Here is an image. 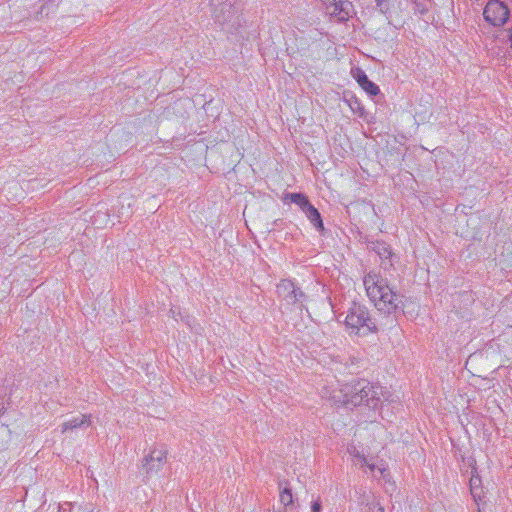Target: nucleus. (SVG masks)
I'll return each mask as SVG.
<instances>
[{
    "label": "nucleus",
    "mask_w": 512,
    "mask_h": 512,
    "mask_svg": "<svg viewBox=\"0 0 512 512\" xmlns=\"http://www.w3.org/2000/svg\"><path fill=\"white\" fill-rule=\"evenodd\" d=\"M167 449L164 446L154 447L143 459L142 471L148 477L159 472L166 462Z\"/></svg>",
    "instance_id": "nucleus-8"
},
{
    "label": "nucleus",
    "mask_w": 512,
    "mask_h": 512,
    "mask_svg": "<svg viewBox=\"0 0 512 512\" xmlns=\"http://www.w3.org/2000/svg\"><path fill=\"white\" fill-rule=\"evenodd\" d=\"M370 248L377 253L381 259H391L393 255L390 245L384 241L371 242Z\"/></svg>",
    "instance_id": "nucleus-11"
},
{
    "label": "nucleus",
    "mask_w": 512,
    "mask_h": 512,
    "mask_svg": "<svg viewBox=\"0 0 512 512\" xmlns=\"http://www.w3.org/2000/svg\"><path fill=\"white\" fill-rule=\"evenodd\" d=\"M354 78L357 80L362 89L370 96H376L380 93L379 87L374 82L369 80L368 76L363 70L357 69L356 74H354Z\"/></svg>",
    "instance_id": "nucleus-9"
},
{
    "label": "nucleus",
    "mask_w": 512,
    "mask_h": 512,
    "mask_svg": "<svg viewBox=\"0 0 512 512\" xmlns=\"http://www.w3.org/2000/svg\"><path fill=\"white\" fill-rule=\"evenodd\" d=\"M346 326L352 333L358 334L363 329V334L377 332L375 321L371 318L369 310L364 305L353 303L344 319Z\"/></svg>",
    "instance_id": "nucleus-4"
},
{
    "label": "nucleus",
    "mask_w": 512,
    "mask_h": 512,
    "mask_svg": "<svg viewBox=\"0 0 512 512\" xmlns=\"http://www.w3.org/2000/svg\"><path fill=\"white\" fill-rule=\"evenodd\" d=\"M60 510H62L63 512H66L67 508H64L63 506H60Z\"/></svg>",
    "instance_id": "nucleus-24"
},
{
    "label": "nucleus",
    "mask_w": 512,
    "mask_h": 512,
    "mask_svg": "<svg viewBox=\"0 0 512 512\" xmlns=\"http://www.w3.org/2000/svg\"><path fill=\"white\" fill-rule=\"evenodd\" d=\"M366 506V512H385L384 507L376 501H373L372 503H366Z\"/></svg>",
    "instance_id": "nucleus-18"
},
{
    "label": "nucleus",
    "mask_w": 512,
    "mask_h": 512,
    "mask_svg": "<svg viewBox=\"0 0 512 512\" xmlns=\"http://www.w3.org/2000/svg\"><path fill=\"white\" fill-rule=\"evenodd\" d=\"M347 451L352 457L354 465L359 466L360 468H364V466L368 463L367 457L362 454L356 446L350 445L347 448Z\"/></svg>",
    "instance_id": "nucleus-13"
},
{
    "label": "nucleus",
    "mask_w": 512,
    "mask_h": 512,
    "mask_svg": "<svg viewBox=\"0 0 512 512\" xmlns=\"http://www.w3.org/2000/svg\"><path fill=\"white\" fill-rule=\"evenodd\" d=\"M237 0H209L211 16L222 30L232 32L240 26Z\"/></svg>",
    "instance_id": "nucleus-3"
},
{
    "label": "nucleus",
    "mask_w": 512,
    "mask_h": 512,
    "mask_svg": "<svg viewBox=\"0 0 512 512\" xmlns=\"http://www.w3.org/2000/svg\"><path fill=\"white\" fill-rule=\"evenodd\" d=\"M11 441V430L8 425L0 423V451L6 450Z\"/></svg>",
    "instance_id": "nucleus-14"
},
{
    "label": "nucleus",
    "mask_w": 512,
    "mask_h": 512,
    "mask_svg": "<svg viewBox=\"0 0 512 512\" xmlns=\"http://www.w3.org/2000/svg\"><path fill=\"white\" fill-rule=\"evenodd\" d=\"M364 467H367L369 469V471L373 475V477H378L377 473H379L380 476L384 477V473H385L386 469L383 467H378L376 464L372 463L370 460H368V463Z\"/></svg>",
    "instance_id": "nucleus-16"
},
{
    "label": "nucleus",
    "mask_w": 512,
    "mask_h": 512,
    "mask_svg": "<svg viewBox=\"0 0 512 512\" xmlns=\"http://www.w3.org/2000/svg\"><path fill=\"white\" fill-rule=\"evenodd\" d=\"M367 296L379 311L390 314L403 310V295L392 290L376 273H368L363 279Z\"/></svg>",
    "instance_id": "nucleus-1"
},
{
    "label": "nucleus",
    "mask_w": 512,
    "mask_h": 512,
    "mask_svg": "<svg viewBox=\"0 0 512 512\" xmlns=\"http://www.w3.org/2000/svg\"><path fill=\"white\" fill-rule=\"evenodd\" d=\"M284 199L299 206L317 231L323 232L325 230L320 212L310 203L305 194L287 193L285 194Z\"/></svg>",
    "instance_id": "nucleus-5"
},
{
    "label": "nucleus",
    "mask_w": 512,
    "mask_h": 512,
    "mask_svg": "<svg viewBox=\"0 0 512 512\" xmlns=\"http://www.w3.org/2000/svg\"><path fill=\"white\" fill-rule=\"evenodd\" d=\"M483 17L485 21L495 27L503 26L509 18V9L499 0H489L486 4Z\"/></svg>",
    "instance_id": "nucleus-7"
},
{
    "label": "nucleus",
    "mask_w": 512,
    "mask_h": 512,
    "mask_svg": "<svg viewBox=\"0 0 512 512\" xmlns=\"http://www.w3.org/2000/svg\"><path fill=\"white\" fill-rule=\"evenodd\" d=\"M322 506L319 500L313 501L311 504V512H321Z\"/></svg>",
    "instance_id": "nucleus-20"
},
{
    "label": "nucleus",
    "mask_w": 512,
    "mask_h": 512,
    "mask_svg": "<svg viewBox=\"0 0 512 512\" xmlns=\"http://www.w3.org/2000/svg\"><path fill=\"white\" fill-rule=\"evenodd\" d=\"M383 1L384 0H375L377 7H379L381 9V11H383V8H382V2Z\"/></svg>",
    "instance_id": "nucleus-21"
},
{
    "label": "nucleus",
    "mask_w": 512,
    "mask_h": 512,
    "mask_svg": "<svg viewBox=\"0 0 512 512\" xmlns=\"http://www.w3.org/2000/svg\"><path fill=\"white\" fill-rule=\"evenodd\" d=\"M381 395V387L375 386L365 379H360L346 385L342 402L344 405L353 407L365 405L376 410L379 406L382 407Z\"/></svg>",
    "instance_id": "nucleus-2"
},
{
    "label": "nucleus",
    "mask_w": 512,
    "mask_h": 512,
    "mask_svg": "<svg viewBox=\"0 0 512 512\" xmlns=\"http://www.w3.org/2000/svg\"><path fill=\"white\" fill-rule=\"evenodd\" d=\"M85 511H86V512H93L92 505H91V504L86 505V506H85Z\"/></svg>",
    "instance_id": "nucleus-22"
},
{
    "label": "nucleus",
    "mask_w": 512,
    "mask_h": 512,
    "mask_svg": "<svg viewBox=\"0 0 512 512\" xmlns=\"http://www.w3.org/2000/svg\"><path fill=\"white\" fill-rule=\"evenodd\" d=\"M280 502L284 506H289V505H291L293 503V496H292V491H291L290 488L285 487L280 492Z\"/></svg>",
    "instance_id": "nucleus-15"
},
{
    "label": "nucleus",
    "mask_w": 512,
    "mask_h": 512,
    "mask_svg": "<svg viewBox=\"0 0 512 512\" xmlns=\"http://www.w3.org/2000/svg\"><path fill=\"white\" fill-rule=\"evenodd\" d=\"M92 423L91 421V415L82 414L80 416L74 417L72 419H69L65 421L61 428L62 433H65L70 430H74L77 428H84L90 426Z\"/></svg>",
    "instance_id": "nucleus-10"
},
{
    "label": "nucleus",
    "mask_w": 512,
    "mask_h": 512,
    "mask_svg": "<svg viewBox=\"0 0 512 512\" xmlns=\"http://www.w3.org/2000/svg\"><path fill=\"white\" fill-rule=\"evenodd\" d=\"M277 294L289 305L303 307L307 295L292 280L282 279L277 285Z\"/></svg>",
    "instance_id": "nucleus-6"
},
{
    "label": "nucleus",
    "mask_w": 512,
    "mask_h": 512,
    "mask_svg": "<svg viewBox=\"0 0 512 512\" xmlns=\"http://www.w3.org/2000/svg\"><path fill=\"white\" fill-rule=\"evenodd\" d=\"M474 471H475V469H473V471H472V475H471L469 484H470L471 495L473 496L474 500L477 501L478 499L481 498L483 491L481 488V483H482L481 478L477 474H474Z\"/></svg>",
    "instance_id": "nucleus-12"
},
{
    "label": "nucleus",
    "mask_w": 512,
    "mask_h": 512,
    "mask_svg": "<svg viewBox=\"0 0 512 512\" xmlns=\"http://www.w3.org/2000/svg\"><path fill=\"white\" fill-rule=\"evenodd\" d=\"M345 3L340 2L336 3L334 7V14L339 15L342 20L346 19V16L349 15V13L346 11V7H344Z\"/></svg>",
    "instance_id": "nucleus-17"
},
{
    "label": "nucleus",
    "mask_w": 512,
    "mask_h": 512,
    "mask_svg": "<svg viewBox=\"0 0 512 512\" xmlns=\"http://www.w3.org/2000/svg\"><path fill=\"white\" fill-rule=\"evenodd\" d=\"M349 106L352 109V111L359 112L360 115H362L363 108L361 106V103L356 98L349 101Z\"/></svg>",
    "instance_id": "nucleus-19"
},
{
    "label": "nucleus",
    "mask_w": 512,
    "mask_h": 512,
    "mask_svg": "<svg viewBox=\"0 0 512 512\" xmlns=\"http://www.w3.org/2000/svg\"><path fill=\"white\" fill-rule=\"evenodd\" d=\"M5 411V407L3 404L0 405V414H3Z\"/></svg>",
    "instance_id": "nucleus-23"
}]
</instances>
